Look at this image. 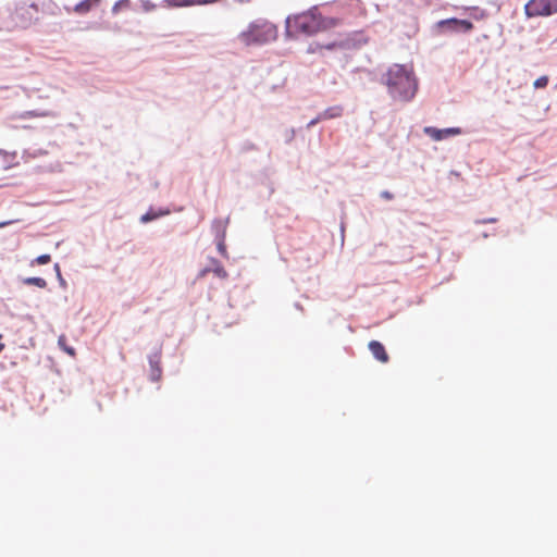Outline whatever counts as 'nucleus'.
<instances>
[{"mask_svg": "<svg viewBox=\"0 0 557 557\" xmlns=\"http://www.w3.org/2000/svg\"><path fill=\"white\" fill-rule=\"evenodd\" d=\"M496 221H497L496 218H488V219L476 220L475 223L476 224H485V223H495Z\"/></svg>", "mask_w": 557, "mask_h": 557, "instance_id": "nucleus-28", "label": "nucleus"}, {"mask_svg": "<svg viewBox=\"0 0 557 557\" xmlns=\"http://www.w3.org/2000/svg\"><path fill=\"white\" fill-rule=\"evenodd\" d=\"M148 363L150 368L149 379L152 382H158L162 376L161 368V347L154 348V350L148 355Z\"/></svg>", "mask_w": 557, "mask_h": 557, "instance_id": "nucleus-9", "label": "nucleus"}, {"mask_svg": "<svg viewBox=\"0 0 557 557\" xmlns=\"http://www.w3.org/2000/svg\"><path fill=\"white\" fill-rule=\"evenodd\" d=\"M0 153H4V151L2 149H0Z\"/></svg>", "mask_w": 557, "mask_h": 557, "instance_id": "nucleus-36", "label": "nucleus"}, {"mask_svg": "<svg viewBox=\"0 0 557 557\" xmlns=\"http://www.w3.org/2000/svg\"><path fill=\"white\" fill-rule=\"evenodd\" d=\"M131 5H132V2L131 0H117L112 9H111V12L113 15H116L119 14L122 10H127V9H131Z\"/></svg>", "mask_w": 557, "mask_h": 557, "instance_id": "nucleus-18", "label": "nucleus"}, {"mask_svg": "<svg viewBox=\"0 0 557 557\" xmlns=\"http://www.w3.org/2000/svg\"><path fill=\"white\" fill-rule=\"evenodd\" d=\"M368 42V38L361 32H356L347 35L344 38L331 40L327 42L312 41L307 48V53H322L323 50L327 51H347L360 49Z\"/></svg>", "mask_w": 557, "mask_h": 557, "instance_id": "nucleus-4", "label": "nucleus"}, {"mask_svg": "<svg viewBox=\"0 0 557 557\" xmlns=\"http://www.w3.org/2000/svg\"><path fill=\"white\" fill-rule=\"evenodd\" d=\"M549 83V77L547 75H542L539 78H536L533 83V87L535 89H542L545 88Z\"/></svg>", "mask_w": 557, "mask_h": 557, "instance_id": "nucleus-20", "label": "nucleus"}, {"mask_svg": "<svg viewBox=\"0 0 557 557\" xmlns=\"http://www.w3.org/2000/svg\"><path fill=\"white\" fill-rule=\"evenodd\" d=\"M343 108L341 106H334L326 108L323 112L320 113V117L322 120H331L342 116Z\"/></svg>", "mask_w": 557, "mask_h": 557, "instance_id": "nucleus-14", "label": "nucleus"}, {"mask_svg": "<svg viewBox=\"0 0 557 557\" xmlns=\"http://www.w3.org/2000/svg\"><path fill=\"white\" fill-rule=\"evenodd\" d=\"M473 16H474V18H476V20H478V18L480 17V16H479V12H475V14H474Z\"/></svg>", "mask_w": 557, "mask_h": 557, "instance_id": "nucleus-33", "label": "nucleus"}, {"mask_svg": "<svg viewBox=\"0 0 557 557\" xmlns=\"http://www.w3.org/2000/svg\"><path fill=\"white\" fill-rule=\"evenodd\" d=\"M473 16H474V18H476V20H478V18L480 17V16H479V12H475V14H474Z\"/></svg>", "mask_w": 557, "mask_h": 557, "instance_id": "nucleus-34", "label": "nucleus"}, {"mask_svg": "<svg viewBox=\"0 0 557 557\" xmlns=\"http://www.w3.org/2000/svg\"><path fill=\"white\" fill-rule=\"evenodd\" d=\"M228 221H230V218H226L225 220H222V219L213 220L211 231L214 235V240L225 239L226 227H227Z\"/></svg>", "mask_w": 557, "mask_h": 557, "instance_id": "nucleus-12", "label": "nucleus"}, {"mask_svg": "<svg viewBox=\"0 0 557 557\" xmlns=\"http://www.w3.org/2000/svg\"><path fill=\"white\" fill-rule=\"evenodd\" d=\"M170 213L171 210L168 207L150 206L149 209L139 218V222L143 224H147L160 218L169 215Z\"/></svg>", "mask_w": 557, "mask_h": 557, "instance_id": "nucleus-10", "label": "nucleus"}, {"mask_svg": "<svg viewBox=\"0 0 557 557\" xmlns=\"http://www.w3.org/2000/svg\"><path fill=\"white\" fill-rule=\"evenodd\" d=\"M38 12V5L32 3L28 8L22 5L15 9L13 18L20 23L22 27H27L34 20H37L35 14Z\"/></svg>", "mask_w": 557, "mask_h": 557, "instance_id": "nucleus-8", "label": "nucleus"}, {"mask_svg": "<svg viewBox=\"0 0 557 557\" xmlns=\"http://www.w3.org/2000/svg\"><path fill=\"white\" fill-rule=\"evenodd\" d=\"M53 270L55 272V276H57V280L59 282L60 287L66 288L67 287V283H66L65 278L63 277V275L61 273L60 264L59 263H54Z\"/></svg>", "mask_w": 557, "mask_h": 557, "instance_id": "nucleus-19", "label": "nucleus"}, {"mask_svg": "<svg viewBox=\"0 0 557 557\" xmlns=\"http://www.w3.org/2000/svg\"><path fill=\"white\" fill-rule=\"evenodd\" d=\"M277 37V27L263 18L252 21L246 30L239 35L240 40L246 46H263Z\"/></svg>", "mask_w": 557, "mask_h": 557, "instance_id": "nucleus-3", "label": "nucleus"}, {"mask_svg": "<svg viewBox=\"0 0 557 557\" xmlns=\"http://www.w3.org/2000/svg\"><path fill=\"white\" fill-rule=\"evenodd\" d=\"M215 244H216V249H218L219 253L222 257H225L226 256L225 239H218V240H215Z\"/></svg>", "mask_w": 557, "mask_h": 557, "instance_id": "nucleus-23", "label": "nucleus"}, {"mask_svg": "<svg viewBox=\"0 0 557 557\" xmlns=\"http://www.w3.org/2000/svg\"><path fill=\"white\" fill-rule=\"evenodd\" d=\"M380 84L387 87L388 95L394 100L411 101L418 91V78L408 64H392L381 76Z\"/></svg>", "mask_w": 557, "mask_h": 557, "instance_id": "nucleus-1", "label": "nucleus"}, {"mask_svg": "<svg viewBox=\"0 0 557 557\" xmlns=\"http://www.w3.org/2000/svg\"><path fill=\"white\" fill-rule=\"evenodd\" d=\"M474 28L473 23L469 18L448 17L437 21L432 33L436 36L451 34H468Z\"/></svg>", "mask_w": 557, "mask_h": 557, "instance_id": "nucleus-5", "label": "nucleus"}, {"mask_svg": "<svg viewBox=\"0 0 557 557\" xmlns=\"http://www.w3.org/2000/svg\"><path fill=\"white\" fill-rule=\"evenodd\" d=\"M483 237L484 238L488 237V234L487 233H483Z\"/></svg>", "mask_w": 557, "mask_h": 557, "instance_id": "nucleus-35", "label": "nucleus"}, {"mask_svg": "<svg viewBox=\"0 0 557 557\" xmlns=\"http://www.w3.org/2000/svg\"><path fill=\"white\" fill-rule=\"evenodd\" d=\"M214 273H215L219 277H225V276H226V271H225V269H224L222 265H218V267L214 269Z\"/></svg>", "mask_w": 557, "mask_h": 557, "instance_id": "nucleus-26", "label": "nucleus"}, {"mask_svg": "<svg viewBox=\"0 0 557 557\" xmlns=\"http://www.w3.org/2000/svg\"><path fill=\"white\" fill-rule=\"evenodd\" d=\"M295 307H296L297 309H301V306H300V304H299V302H296V304H295Z\"/></svg>", "mask_w": 557, "mask_h": 557, "instance_id": "nucleus-31", "label": "nucleus"}, {"mask_svg": "<svg viewBox=\"0 0 557 557\" xmlns=\"http://www.w3.org/2000/svg\"><path fill=\"white\" fill-rule=\"evenodd\" d=\"M100 1L101 0H81L74 5L73 11L79 15H84L97 7Z\"/></svg>", "mask_w": 557, "mask_h": 557, "instance_id": "nucleus-13", "label": "nucleus"}, {"mask_svg": "<svg viewBox=\"0 0 557 557\" xmlns=\"http://www.w3.org/2000/svg\"><path fill=\"white\" fill-rule=\"evenodd\" d=\"M59 348L71 357H75L76 350L73 346L67 344L65 335H60L58 338Z\"/></svg>", "mask_w": 557, "mask_h": 557, "instance_id": "nucleus-16", "label": "nucleus"}, {"mask_svg": "<svg viewBox=\"0 0 557 557\" xmlns=\"http://www.w3.org/2000/svg\"><path fill=\"white\" fill-rule=\"evenodd\" d=\"M557 13V0H529L524 4V14L528 18L547 17Z\"/></svg>", "mask_w": 557, "mask_h": 557, "instance_id": "nucleus-6", "label": "nucleus"}, {"mask_svg": "<svg viewBox=\"0 0 557 557\" xmlns=\"http://www.w3.org/2000/svg\"><path fill=\"white\" fill-rule=\"evenodd\" d=\"M423 133L434 141H442L450 137L459 136L463 133V131L461 127L458 126L445 128H438L435 126H424Z\"/></svg>", "mask_w": 557, "mask_h": 557, "instance_id": "nucleus-7", "label": "nucleus"}, {"mask_svg": "<svg viewBox=\"0 0 557 557\" xmlns=\"http://www.w3.org/2000/svg\"><path fill=\"white\" fill-rule=\"evenodd\" d=\"M256 149H257V146L249 140H245L240 146L242 152H248V151L256 150Z\"/></svg>", "mask_w": 557, "mask_h": 557, "instance_id": "nucleus-24", "label": "nucleus"}, {"mask_svg": "<svg viewBox=\"0 0 557 557\" xmlns=\"http://www.w3.org/2000/svg\"><path fill=\"white\" fill-rule=\"evenodd\" d=\"M368 348L377 361L386 363L389 360L385 346L381 342L372 339L369 342Z\"/></svg>", "mask_w": 557, "mask_h": 557, "instance_id": "nucleus-11", "label": "nucleus"}, {"mask_svg": "<svg viewBox=\"0 0 557 557\" xmlns=\"http://www.w3.org/2000/svg\"><path fill=\"white\" fill-rule=\"evenodd\" d=\"M22 283L28 286H36L38 288H46L47 281L40 276H28L22 278Z\"/></svg>", "mask_w": 557, "mask_h": 557, "instance_id": "nucleus-15", "label": "nucleus"}, {"mask_svg": "<svg viewBox=\"0 0 557 557\" xmlns=\"http://www.w3.org/2000/svg\"><path fill=\"white\" fill-rule=\"evenodd\" d=\"M170 8H185L196 5V0H163Z\"/></svg>", "mask_w": 557, "mask_h": 557, "instance_id": "nucleus-17", "label": "nucleus"}, {"mask_svg": "<svg viewBox=\"0 0 557 557\" xmlns=\"http://www.w3.org/2000/svg\"><path fill=\"white\" fill-rule=\"evenodd\" d=\"M0 338H2V334H0Z\"/></svg>", "mask_w": 557, "mask_h": 557, "instance_id": "nucleus-37", "label": "nucleus"}, {"mask_svg": "<svg viewBox=\"0 0 557 557\" xmlns=\"http://www.w3.org/2000/svg\"><path fill=\"white\" fill-rule=\"evenodd\" d=\"M4 349V344L0 343V352Z\"/></svg>", "mask_w": 557, "mask_h": 557, "instance_id": "nucleus-32", "label": "nucleus"}, {"mask_svg": "<svg viewBox=\"0 0 557 557\" xmlns=\"http://www.w3.org/2000/svg\"><path fill=\"white\" fill-rule=\"evenodd\" d=\"M341 231H342V237L344 238V223H342V225H341Z\"/></svg>", "mask_w": 557, "mask_h": 557, "instance_id": "nucleus-30", "label": "nucleus"}, {"mask_svg": "<svg viewBox=\"0 0 557 557\" xmlns=\"http://www.w3.org/2000/svg\"><path fill=\"white\" fill-rule=\"evenodd\" d=\"M339 25L337 17L323 16L318 5H312L307 11L289 15L285 20V36L295 38L298 34L312 36L319 32L327 30Z\"/></svg>", "mask_w": 557, "mask_h": 557, "instance_id": "nucleus-2", "label": "nucleus"}, {"mask_svg": "<svg viewBox=\"0 0 557 557\" xmlns=\"http://www.w3.org/2000/svg\"><path fill=\"white\" fill-rule=\"evenodd\" d=\"M140 3L145 12H151L157 8V5L150 0H140Z\"/></svg>", "mask_w": 557, "mask_h": 557, "instance_id": "nucleus-22", "label": "nucleus"}, {"mask_svg": "<svg viewBox=\"0 0 557 557\" xmlns=\"http://www.w3.org/2000/svg\"><path fill=\"white\" fill-rule=\"evenodd\" d=\"M10 223H11L10 221L0 222V228L9 225Z\"/></svg>", "mask_w": 557, "mask_h": 557, "instance_id": "nucleus-29", "label": "nucleus"}, {"mask_svg": "<svg viewBox=\"0 0 557 557\" xmlns=\"http://www.w3.org/2000/svg\"><path fill=\"white\" fill-rule=\"evenodd\" d=\"M380 197L385 199V200H393L394 199V194L391 193L389 190H382L380 193Z\"/></svg>", "mask_w": 557, "mask_h": 557, "instance_id": "nucleus-25", "label": "nucleus"}, {"mask_svg": "<svg viewBox=\"0 0 557 557\" xmlns=\"http://www.w3.org/2000/svg\"><path fill=\"white\" fill-rule=\"evenodd\" d=\"M50 261H51V256L49 253H42V255L38 256L37 258H35L32 261V264L44 265V264H48Z\"/></svg>", "mask_w": 557, "mask_h": 557, "instance_id": "nucleus-21", "label": "nucleus"}, {"mask_svg": "<svg viewBox=\"0 0 557 557\" xmlns=\"http://www.w3.org/2000/svg\"><path fill=\"white\" fill-rule=\"evenodd\" d=\"M320 121H322V117H320V114L317 115L314 119L310 120L309 123L307 124V127L308 128H311L313 127L314 125H317Z\"/></svg>", "mask_w": 557, "mask_h": 557, "instance_id": "nucleus-27", "label": "nucleus"}]
</instances>
